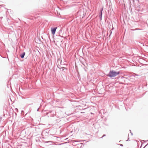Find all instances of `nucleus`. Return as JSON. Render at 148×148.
I'll return each instance as SVG.
<instances>
[{"label": "nucleus", "mask_w": 148, "mask_h": 148, "mask_svg": "<svg viewBox=\"0 0 148 148\" xmlns=\"http://www.w3.org/2000/svg\"><path fill=\"white\" fill-rule=\"evenodd\" d=\"M120 73L119 71L116 72L113 70L110 71L108 74V76L111 78L114 77Z\"/></svg>", "instance_id": "obj_1"}, {"label": "nucleus", "mask_w": 148, "mask_h": 148, "mask_svg": "<svg viewBox=\"0 0 148 148\" xmlns=\"http://www.w3.org/2000/svg\"><path fill=\"white\" fill-rule=\"evenodd\" d=\"M57 28V27H55L54 28H51V33L53 35H54L55 34L56 30Z\"/></svg>", "instance_id": "obj_2"}, {"label": "nucleus", "mask_w": 148, "mask_h": 148, "mask_svg": "<svg viewBox=\"0 0 148 148\" xmlns=\"http://www.w3.org/2000/svg\"><path fill=\"white\" fill-rule=\"evenodd\" d=\"M103 10V8H102L101 10V14H100L99 15L100 17V18L101 20L102 19V12Z\"/></svg>", "instance_id": "obj_3"}, {"label": "nucleus", "mask_w": 148, "mask_h": 148, "mask_svg": "<svg viewBox=\"0 0 148 148\" xmlns=\"http://www.w3.org/2000/svg\"><path fill=\"white\" fill-rule=\"evenodd\" d=\"M25 55V52H24L21 54L20 56L21 58H24V56Z\"/></svg>", "instance_id": "obj_4"}, {"label": "nucleus", "mask_w": 148, "mask_h": 148, "mask_svg": "<svg viewBox=\"0 0 148 148\" xmlns=\"http://www.w3.org/2000/svg\"><path fill=\"white\" fill-rule=\"evenodd\" d=\"M106 136V135L105 134H104V135H103V136H102V137L101 138H103V137L105 136Z\"/></svg>", "instance_id": "obj_5"}, {"label": "nucleus", "mask_w": 148, "mask_h": 148, "mask_svg": "<svg viewBox=\"0 0 148 148\" xmlns=\"http://www.w3.org/2000/svg\"><path fill=\"white\" fill-rule=\"evenodd\" d=\"M119 145H120L121 146H123V145L122 144H120Z\"/></svg>", "instance_id": "obj_6"}, {"label": "nucleus", "mask_w": 148, "mask_h": 148, "mask_svg": "<svg viewBox=\"0 0 148 148\" xmlns=\"http://www.w3.org/2000/svg\"><path fill=\"white\" fill-rule=\"evenodd\" d=\"M130 133H131V135H133V134H132V132H130Z\"/></svg>", "instance_id": "obj_7"}, {"label": "nucleus", "mask_w": 148, "mask_h": 148, "mask_svg": "<svg viewBox=\"0 0 148 148\" xmlns=\"http://www.w3.org/2000/svg\"><path fill=\"white\" fill-rule=\"evenodd\" d=\"M37 111H38V109Z\"/></svg>", "instance_id": "obj_8"}, {"label": "nucleus", "mask_w": 148, "mask_h": 148, "mask_svg": "<svg viewBox=\"0 0 148 148\" xmlns=\"http://www.w3.org/2000/svg\"><path fill=\"white\" fill-rule=\"evenodd\" d=\"M137 1H138V0H137Z\"/></svg>", "instance_id": "obj_9"}]
</instances>
